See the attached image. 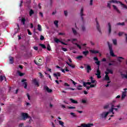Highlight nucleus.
<instances>
[{"mask_svg":"<svg viewBox=\"0 0 127 127\" xmlns=\"http://www.w3.org/2000/svg\"><path fill=\"white\" fill-rule=\"evenodd\" d=\"M22 121H25L26 119H30L28 122V124H30L31 122V117L28 116L27 113H22L21 114Z\"/></svg>","mask_w":127,"mask_h":127,"instance_id":"nucleus-1","label":"nucleus"},{"mask_svg":"<svg viewBox=\"0 0 127 127\" xmlns=\"http://www.w3.org/2000/svg\"><path fill=\"white\" fill-rule=\"evenodd\" d=\"M107 44L108 46L109 50L110 51V56L112 57H116V55L114 53V51L113 50V45L112 44H110V42H107Z\"/></svg>","mask_w":127,"mask_h":127,"instance_id":"nucleus-2","label":"nucleus"},{"mask_svg":"<svg viewBox=\"0 0 127 127\" xmlns=\"http://www.w3.org/2000/svg\"><path fill=\"white\" fill-rule=\"evenodd\" d=\"M110 114L109 112H104L100 115V119H106Z\"/></svg>","mask_w":127,"mask_h":127,"instance_id":"nucleus-3","label":"nucleus"},{"mask_svg":"<svg viewBox=\"0 0 127 127\" xmlns=\"http://www.w3.org/2000/svg\"><path fill=\"white\" fill-rule=\"evenodd\" d=\"M27 79H22L21 82V83H23V85L24 86V89H27Z\"/></svg>","mask_w":127,"mask_h":127,"instance_id":"nucleus-4","label":"nucleus"},{"mask_svg":"<svg viewBox=\"0 0 127 127\" xmlns=\"http://www.w3.org/2000/svg\"><path fill=\"white\" fill-rule=\"evenodd\" d=\"M97 19V18H96L95 21L96 22V28L98 31H99V33H102V31L101 30V28H100V24H99V21H98V20Z\"/></svg>","mask_w":127,"mask_h":127,"instance_id":"nucleus-5","label":"nucleus"},{"mask_svg":"<svg viewBox=\"0 0 127 127\" xmlns=\"http://www.w3.org/2000/svg\"><path fill=\"white\" fill-rule=\"evenodd\" d=\"M81 127H94V124L91 123V124H82L81 125Z\"/></svg>","mask_w":127,"mask_h":127,"instance_id":"nucleus-6","label":"nucleus"},{"mask_svg":"<svg viewBox=\"0 0 127 127\" xmlns=\"http://www.w3.org/2000/svg\"><path fill=\"white\" fill-rule=\"evenodd\" d=\"M32 83L34 84L35 86H37V87H39V82L36 78H34L32 80Z\"/></svg>","mask_w":127,"mask_h":127,"instance_id":"nucleus-7","label":"nucleus"},{"mask_svg":"<svg viewBox=\"0 0 127 127\" xmlns=\"http://www.w3.org/2000/svg\"><path fill=\"white\" fill-rule=\"evenodd\" d=\"M34 63L36 65H38V66H41V65H42V60L41 59H39L38 62L34 61Z\"/></svg>","mask_w":127,"mask_h":127,"instance_id":"nucleus-8","label":"nucleus"},{"mask_svg":"<svg viewBox=\"0 0 127 127\" xmlns=\"http://www.w3.org/2000/svg\"><path fill=\"white\" fill-rule=\"evenodd\" d=\"M84 8H81L80 13V15L81 16V18L82 19V21H84V17H83V16L84 15Z\"/></svg>","mask_w":127,"mask_h":127,"instance_id":"nucleus-9","label":"nucleus"},{"mask_svg":"<svg viewBox=\"0 0 127 127\" xmlns=\"http://www.w3.org/2000/svg\"><path fill=\"white\" fill-rule=\"evenodd\" d=\"M44 89L47 91L48 93H52L53 91L52 89H50L48 86L45 85L44 86Z\"/></svg>","mask_w":127,"mask_h":127,"instance_id":"nucleus-10","label":"nucleus"},{"mask_svg":"<svg viewBox=\"0 0 127 127\" xmlns=\"http://www.w3.org/2000/svg\"><path fill=\"white\" fill-rule=\"evenodd\" d=\"M108 32L109 34H111L112 32V25H111V23L109 22L108 24Z\"/></svg>","mask_w":127,"mask_h":127,"instance_id":"nucleus-11","label":"nucleus"},{"mask_svg":"<svg viewBox=\"0 0 127 127\" xmlns=\"http://www.w3.org/2000/svg\"><path fill=\"white\" fill-rule=\"evenodd\" d=\"M104 80L106 81H109L110 80V77H109V73H108L107 71H105V77Z\"/></svg>","mask_w":127,"mask_h":127,"instance_id":"nucleus-12","label":"nucleus"},{"mask_svg":"<svg viewBox=\"0 0 127 127\" xmlns=\"http://www.w3.org/2000/svg\"><path fill=\"white\" fill-rule=\"evenodd\" d=\"M86 70H87V73H90V71H92V68L91 67V66L89 65H87Z\"/></svg>","mask_w":127,"mask_h":127,"instance_id":"nucleus-13","label":"nucleus"},{"mask_svg":"<svg viewBox=\"0 0 127 127\" xmlns=\"http://www.w3.org/2000/svg\"><path fill=\"white\" fill-rule=\"evenodd\" d=\"M127 91H124L122 93V98H121V100H124V99L125 98H126V96H127Z\"/></svg>","mask_w":127,"mask_h":127,"instance_id":"nucleus-14","label":"nucleus"},{"mask_svg":"<svg viewBox=\"0 0 127 127\" xmlns=\"http://www.w3.org/2000/svg\"><path fill=\"white\" fill-rule=\"evenodd\" d=\"M53 76L54 77H60L61 76V73L60 72H57V73H54Z\"/></svg>","mask_w":127,"mask_h":127,"instance_id":"nucleus-15","label":"nucleus"},{"mask_svg":"<svg viewBox=\"0 0 127 127\" xmlns=\"http://www.w3.org/2000/svg\"><path fill=\"white\" fill-rule=\"evenodd\" d=\"M109 2H113V3H121V1H118L117 0H111L109 1Z\"/></svg>","mask_w":127,"mask_h":127,"instance_id":"nucleus-16","label":"nucleus"},{"mask_svg":"<svg viewBox=\"0 0 127 127\" xmlns=\"http://www.w3.org/2000/svg\"><path fill=\"white\" fill-rule=\"evenodd\" d=\"M106 72L107 73H108V74H113V73H114L113 70H112V69H110L109 68L106 69Z\"/></svg>","mask_w":127,"mask_h":127,"instance_id":"nucleus-17","label":"nucleus"},{"mask_svg":"<svg viewBox=\"0 0 127 127\" xmlns=\"http://www.w3.org/2000/svg\"><path fill=\"white\" fill-rule=\"evenodd\" d=\"M70 101L72 104H78V101L77 100H75L72 98L70 99Z\"/></svg>","mask_w":127,"mask_h":127,"instance_id":"nucleus-18","label":"nucleus"},{"mask_svg":"<svg viewBox=\"0 0 127 127\" xmlns=\"http://www.w3.org/2000/svg\"><path fill=\"white\" fill-rule=\"evenodd\" d=\"M59 22V20H55L54 21V24H55L56 27H57V28H58V23Z\"/></svg>","mask_w":127,"mask_h":127,"instance_id":"nucleus-19","label":"nucleus"},{"mask_svg":"<svg viewBox=\"0 0 127 127\" xmlns=\"http://www.w3.org/2000/svg\"><path fill=\"white\" fill-rule=\"evenodd\" d=\"M29 14L30 16H32L33 14H34V11L32 9L30 10L29 12Z\"/></svg>","mask_w":127,"mask_h":127,"instance_id":"nucleus-20","label":"nucleus"},{"mask_svg":"<svg viewBox=\"0 0 127 127\" xmlns=\"http://www.w3.org/2000/svg\"><path fill=\"white\" fill-rule=\"evenodd\" d=\"M113 8H114V9H116V11L118 13H121V11H120V10H119L118 9V8L117 7V6L115 5H113Z\"/></svg>","mask_w":127,"mask_h":127,"instance_id":"nucleus-21","label":"nucleus"},{"mask_svg":"<svg viewBox=\"0 0 127 127\" xmlns=\"http://www.w3.org/2000/svg\"><path fill=\"white\" fill-rule=\"evenodd\" d=\"M125 26V22H122V23H121V22H118L116 24V26Z\"/></svg>","mask_w":127,"mask_h":127,"instance_id":"nucleus-22","label":"nucleus"},{"mask_svg":"<svg viewBox=\"0 0 127 127\" xmlns=\"http://www.w3.org/2000/svg\"><path fill=\"white\" fill-rule=\"evenodd\" d=\"M71 29H72V32H73L74 35H77V34H78L77 31L76 30H75V29H74V28H72Z\"/></svg>","mask_w":127,"mask_h":127,"instance_id":"nucleus-23","label":"nucleus"},{"mask_svg":"<svg viewBox=\"0 0 127 127\" xmlns=\"http://www.w3.org/2000/svg\"><path fill=\"white\" fill-rule=\"evenodd\" d=\"M95 75H101V71H100V68L99 67V66L97 69V73H95Z\"/></svg>","mask_w":127,"mask_h":127,"instance_id":"nucleus-24","label":"nucleus"},{"mask_svg":"<svg viewBox=\"0 0 127 127\" xmlns=\"http://www.w3.org/2000/svg\"><path fill=\"white\" fill-rule=\"evenodd\" d=\"M17 72L18 73L19 76H20V77H22V76H23V75H24V73L20 72V71L19 70H17Z\"/></svg>","mask_w":127,"mask_h":127,"instance_id":"nucleus-25","label":"nucleus"},{"mask_svg":"<svg viewBox=\"0 0 127 127\" xmlns=\"http://www.w3.org/2000/svg\"><path fill=\"white\" fill-rule=\"evenodd\" d=\"M66 64H67V65L69 66V67H71V68H75V65H73V64H71L68 62H66Z\"/></svg>","mask_w":127,"mask_h":127,"instance_id":"nucleus-26","label":"nucleus"},{"mask_svg":"<svg viewBox=\"0 0 127 127\" xmlns=\"http://www.w3.org/2000/svg\"><path fill=\"white\" fill-rule=\"evenodd\" d=\"M82 54H83V55L85 56H87L88 54H89V51H83Z\"/></svg>","mask_w":127,"mask_h":127,"instance_id":"nucleus-27","label":"nucleus"},{"mask_svg":"<svg viewBox=\"0 0 127 127\" xmlns=\"http://www.w3.org/2000/svg\"><path fill=\"white\" fill-rule=\"evenodd\" d=\"M25 18H22L21 20V22H22V23L23 24V25H24V24H25Z\"/></svg>","mask_w":127,"mask_h":127,"instance_id":"nucleus-28","label":"nucleus"},{"mask_svg":"<svg viewBox=\"0 0 127 127\" xmlns=\"http://www.w3.org/2000/svg\"><path fill=\"white\" fill-rule=\"evenodd\" d=\"M13 57H10L9 59V64H13Z\"/></svg>","mask_w":127,"mask_h":127,"instance_id":"nucleus-29","label":"nucleus"},{"mask_svg":"<svg viewBox=\"0 0 127 127\" xmlns=\"http://www.w3.org/2000/svg\"><path fill=\"white\" fill-rule=\"evenodd\" d=\"M90 52L93 54H97L99 53V51H96V50H91V51H90Z\"/></svg>","mask_w":127,"mask_h":127,"instance_id":"nucleus-30","label":"nucleus"},{"mask_svg":"<svg viewBox=\"0 0 127 127\" xmlns=\"http://www.w3.org/2000/svg\"><path fill=\"white\" fill-rule=\"evenodd\" d=\"M83 58V56H77L76 58L78 60H79V61H81L82 60V59Z\"/></svg>","mask_w":127,"mask_h":127,"instance_id":"nucleus-31","label":"nucleus"},{"mask_svg":"<svg viewBox=\"0 0 127 127\" xmlns=\"http://www.w3.org/2000/svg\"><path fill=\"white\" fill-rule=\"evenodd\" d=\"M90 79L91 80V83L92 84H94V83H95V82H96V80H94V78H93L92 76H91Z\"/></svg>","mask_w":127,"mask_h":127,"instance_id":"nucleus-32","label":"nucleus"},{"mask_svg":"<svg viewBox=\"0 0 127 127\" xmlns=\"http://www.w3.org/2000/svg\"><path fill=\"white\" fill-rule=\"evenodd\" d=\"M39 46L42 47L43 49H46V46L43 44H39Z\"/></svg>","mask_w":127,"mask_h":127,"instance_id":"nucleus-33","label":"nucleus"},{"mask_svg":"<svg viewBox=\"0 0 127 127\" xmlns=\"http://www.w3.org/2000/svg\"><path fill=\"white\" fill-rule=\"evenodd\" d=\"M82 87V85H79L78 86H77V89L78 90V91H81V90H83Z\"/></svg>","mask_w":127,"mask_h":127,"instance_id":"nucleus-34","label":"nucleus"},{"mask_svg":"<svg viewBox=\"0 0 127 127\" xmlns=\"http://www.w3.org/2000/svg\"><path fill=\"white\" fill-rule=\"evenodd\" d=\"M74 45H76L77 47H78V48H79V49H80V50H81V49H82V47H81V46L80 45L78 44L77 43H75Z\"/></svg>","mask_w":127,"mask_h":127,"instance_id":"nucleus-35","label":"nucleus"},{"mask_svg":"<svg viewBox=\"0 0 127 127\" xmlns=\"http://www.w3.org/2000/svg\"><path fill=\"white\" fill-rule=\"evenodd\" d=\"M121 76H122V78L123 79H124V78H126V79H127V74L121 73Z\"/></svg>","mask_w":127,"mask_h":127,"instance_id":"nucleus-36","label":"nucleus"},{"mask_svg":"<svg viewBox=\"0 0 127 127\" xmlns=\"http://www.w3.org/2000/svg\"><path fill=\"white\" fill-rule=\"evenodd\" d=\"M55 42H56V43H59V42L61 43L62 42V41L58 38L55 39Z\"/></svg>","mask_w":127,"mask_h":127,"instance_id":"nucleus-37","label":"nucleus"},{"mask_svg":"<svg viewBox=\"0 0 127 127\" xmlns=\"http://www.w3.org/2000/svg\"><path fill=\"white\" fill-rule=\"evenodd\" d=\"M3 79H5V76H3L2 75L0 76V81L2 82L3 81Z\"/></svg>","mask_w":127,"mask_h":127,"instance_id":"nucleus-38","label":"nucleus"},{"mask_svg":"<svg viewBox=\"0 0 127 127\" xmlns=\"http://www.w3.org/2000/svg\"><path fill=\"white\" fill-rule=\"evenodd\" d=\"M59 124L60 125V126L64 127V122H62V121H59Z\"/></svg>","mask_w":127,"mask_h":127,"instance_id":"nucleus-39","label":"nucleus"},{"mask_svg":"<svg viewBox=\"0 0 127 127\" xmlns=\"http://www.w3.org/2000/svg\"><path fill=\"white\" fill-rule=\"evenodd\" d=\"M38 30H39V31H41L42 30V28L41 27V25L39 24L38 25Z\"/></svg>","mask_w":127,"mask_h":127,"instance_id":"nucleus-40","label":"nucleus"},{"mask_svg":"<svg viewBox=\"0 0 127 127\" xmlns=\"http://www.w3.org/2000/svg\"><path fill=\"white\" fill-rule=\"evenodd\" d=\"M47 49L48 50V51H51V47H50V45L48 44L47 47Z\"/></svg>","mask_w":127,"mask_h":127,"instance_id":"nucleus-41","label":"nucleus"},{"mask_svg":"<svg viewBox=\"0 0 127 127\" xmlns=\"http://www.w3.org/2000/svg\"><path fill=\"white\" fill-rule=\"evenodd\" d=\"M81 103L82 104H87V99H82Z\"/></svg>","mask_w":127,"mask_h":127,"instance_id":"nucleus-42","label":"nucleus"},{"mask_svg":"<svg viewBox=\"0 0 127 127\" xmlns=\"http://www.w3.org/2000/svg\"><path fill=\"white\" fill-rule=\"evenodd\" d=\"M118 61L119 62H122V61L121 60V59H123L124 60H125V58H124L123 57H119L118 58Z\"/></svg>","mask_w":127,"mask_h":127,"instance_id":"nucleus-43","label":"nucleus"},{"mask_svg":"<svg viewBox=\"0 0 127 127\" xmlns=\"http://www.w3.org/2000/svg\"><path fill=\"white\" fill-rule=\"evenodd\" d=\"M81 28H82V31H86V27H85V26L82 25Z\"/></svg>","mask_w":127,"mask_h":127,"instance_id":"nucleus-44","label":"nucleus"},{"mask_svg":"<svg viewBox=\"0 0 127 127\" xmlns=\"http://www.w3.org/2000/svg\"><path fill=\"white\" fill-rule=\"evenodd\" d=\"M120 4L124 7V8H127V5H126L125 4L122 3V2H120Z\"/></svg>","mask_w":127,"mask_h":127,"instance_id":"nucleus-45","label":"nucleus"},{"mask_svg":"<svg viewBox=\"0 0 127 127\" xmlns=\"http://www.w3.org/2000/svg\"><path fill=\"white\" fill-rule=\"evenodd\" d=\"M113 44H114V45H117V40L116 39H113Z\"/></svg>","mask_w":127,"mask_h":127,"instance_id":"nucleus-46","label":"nucleus"},{"mask_svg":"<svg viewBox=\"0 0 127 127\" xmlns=\"http://www.w3.org/2000/svg\"><path fill=\"white\" fill-rule=\"evenodd\" d=\"M111 3H112V2H108L107 3V7H109V8H111Z\"/></svg>","mask_w":127,"mask_h":127,"instance_id":"nucleus-47","label":"nucleus"},{"mask_svg":"<svg viewBox=\"0 0 127 127\" xmlns=\"http://www.w3.org/2000/svg\"><path fill=\"white\" fill-rule=\"evenodd\" d=\"M64 14L65 16H68V11H67V10L64 11Z\"/></svg>","mask_w":127,"mask_h":127,"instance_id":"nucleus-48","label":"nucleus"},{"mask_svg":"<svg viewBox=\"0 0 127 127\" xmlns=\"http://www.w3.org/2000/svg\"><path fill=\"white\" fill-rule=\"evenodd\" d=\"M100 62L99 61H97V62H95V64L98 65L99 68H100Z\"/></svg>","mask_w":127,"mask_h":127,"instance_id":"nucleus-49","label":"nucleus"},{"mask_svg":"<svg viewBox=\"0 0 127 127\" xmlns=\"http://www.w3.org/2000/svg\"><path fill=\"white\" fill-rule=\"evenodd\" d=\"M70 81L72 82V84H73L74 86H76V84H77V82H75V81H74V80H73L72 79H70Z\"/></svg>","mask_w":127,"mask_h":127,"instance_id":"nucleus-50","label":"nucleus"},{"mask_svg":"<svg viewBox=\"0 0 127 127\" xmlns=\"http://www.w3.org/2000/svg\"><path fill=\"white\" fill-rule=\"evenodd\" d=\"M124 33H125V32H120L119 33L118 35H119V36H122V35H123V34H124Z\"/></svg>","mask_w":127,"mask_h":127,"instance_id":"nucleus-51","label":"nucleus"},{"mask_svg":"<svg viewBox=\"0 0 127 127\" xmlns=\"http://www.w3.org/2000/svg\"><path fill=\"white\" fill-rule=\"evenodd\" d=\"M70 115L71 116H73L74 118H76V117H77V116L75 115V113L72 112L70 113Z\"/></svg>","mask_w":127,"mask_h":127,"instance_id":"nucleus-52","label":"nucleus"},{"mask_svg":"<svg viewBox=\"0 0 127 127\" xmlns=\"http://www.w3.org/2000/svg\"><path fill=\"white\" fill-rule=\"evenodd\" d=\"M64 86H65V87H66V86L70 87V85L69 84H68L67 82L64 83Z\"/></svg>","mask_w":127,"mask_h":127,"instance_id":"nucleus-53","label":"nucleus"},{"mask_svg":"<svg viewBox=\"0 0 127 127\" xmlns=\"http://www.w3.org/2000/svg\"><path fill=\"white\" fill-rule=\"evenodd\" d=\"M27 31H28V34L29 35H32V33H31V32H30V30H29V29H27Z\"/></svg>","mask_w":127,"mask_h":127,"instance_id":"nucleus-54","label":"nucleus"},{"mask_svg":"<svg viewBox=\"0 0 127 127\" xmlns=\"http://www.w3.org/2000/svg\"><path fill=\"white\" fill-rule=\"evenodd\" d=\"M53 3V0H50V5L51 6H52V4Z\"/></svg>","mask_w":127,"mask_h":127,"instance_id":"nucleus-55","label":"nucleus"},{"mask_svg":"<svg viewBox=\"0 0 127 127\" xmlns=\"http://www.w3.org/2000/svg\"><path fill=\"white\" fill-rule=\"evenodd\" d=\"M96 87V84H91L90 88H95Z\"/></svg>","mask_w":127,"mask_h":127,"instance_id":"nucleus-56","label":"nucleus"},{"mask_svg":"<svg viewBox=\"0 0 127 127\" xmlns=\"http://www.w3.org/2000/svg\"><path fill=\"white\" fill-rule=\"evenodd\" d=\"M22 3H23V0H21L20 3L19 4L20 7H21V6L22 5Z\"/></svg>","mask_w":127,"mask_h":127,"instance_id":"nucleus-57","label":"nucleus"},{"mask_svg":"<svg viewBox=\"0 0 127 127\" xmlns=\"http://www.w3.org/2000/svg\"><path fill=\"white\" fill-rule=\"evenodd\" d=\"M40 40H44V36H41V37H40Z\"/></svg>","mask_w":127,"mask_h":127,"instance_id":"nucleus-58","label":"nucleus"},{"mask_svg":"<svg viewBox=\"0 0 127 127\" xmlns=\"http://www.w3.org/2000/svg\"><path fill=\"white\" fill-rule=\"evenodd\" d=\"M68 109H76V107H72V106H69L68 107Z\"/></svg>","mask_w":127,"mask_h":127,"instance_id":"nucleus-59","label":"nucleus"},{"mask_svg":"<svg viewBox=\"0 0 127 127\" xmlns=\"http://www.w3.org/2000/svg\"><path fill=\"white\" fill-rule=\"evenodd\" d=\"M33 49H34V50L37 51L38 50V47L35 46L33 47Z\"/></svg>","mask_w":127,"mask_h":127,"instance_id":"nucleus-60","label":"nucleus"},{"mask_svg":"<svg viewBox=\"0 0 127 127\" xmlns=\"http://www.w3.org/2000/svg\"><path fill=\"white\" fill-rule=\"evenodd\" d=\"M83 87H87V82H83Z\"/></svg>","mask_w":127,"mask_h":127,"instance_id":"nucleus-61","label":"nucleus"},{"mask_svg":"<svg viewBox=\"0 0 127 127\" xmlns=\"http://www.w3.org/2000/svg\"><path fill=\"white\" fill-rule=\"evenodd\" d=\"M24 124L23 123H21L19 125V127H22L23 126H24Z\"/></svg>","mask_w":127,"mask_h":127,"instance_id":"nucleus-62","label":"nucleus"},{"mask_svg":"<svg viewBox=\"0 0 127 127\" xmlns=\"http://www.w3.org/2000/svg\"><path fill=\"white\" fill-rule=\"evenodd\" d=\"M108 108H109V105H105L104 107V109H108Z\"/></svg>","mask_w":127,"mask_h":127,"instance_id":"nucleus-63","label":"nucleus"},{"mask_svg":"<svg viewBox=\"0 0 127 127\" xmlns=\"http://www.w3.org/2000/svg\"><path fill=\"white\" fill-rule=\"evenodd\" d=\"M125 35L126 36V41L127 43V34H125Z\"/></svg>","mask_w":127,"mask_h":127,"instance_id":"nucleus-64","label":"nucleus"}]
</instances>
